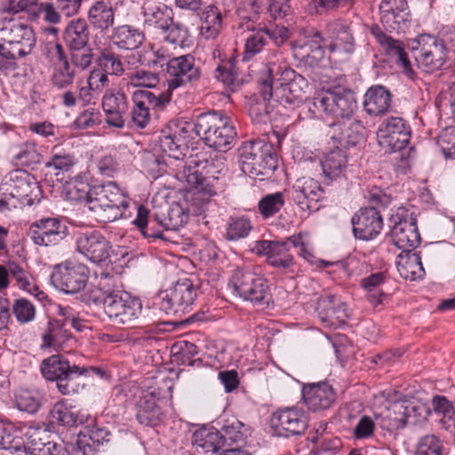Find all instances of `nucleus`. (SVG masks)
Instances as JSON below:
<instances>
[{
  "instance_id": "obj_1",
  "label": "nucleus",
  "mask_w": 455,
  "mask_h": 455,
  "mask_svg": "<svg viewBox=\"0 0 455 455\" xmlns=\"http://www.w3.org/2000/svg\"><path fill=\"white\" fill-rule=\"evenodd\" d=\"M226 170L225 158L222 155L214 153H197L188 156L183 170L175 174L180 181L197 190V193L208 198L216 191L212 180L219 179V174Z\"/></svg>"
},
{
  "instance_id": "obj_2",
  "label": "nucleus",
  "mask_w": 455,
  "mask_h": 455,
  "mask_svg": "<svg viewBox=\"0 0 455 455\" xmlns=\"http://www.w3.org/2000/svg\"><path fill=\"white\" fill-rule=\"evenodd\" d=\"M36 42V34L29 25L12 18L0 19V55L5 61L0 62V68L16 70V60L30 54Z\"/></svg>"
},
{
  "instance_id": "obj_3",
  "label": "nucleus",
  "mask_w": 455,
  "mask_h": 455,
  "mask_svg": "<svg viewBox=\"0 0 455 455\" xmlns=\"http://www.w3.org/2000/svg\"><path fill=\"white\" fill-rule=\"evenodd\" d=\"M80 198H86L88 209L100 222H113L124 216L129 201L115 182L95 185L83 190Z\"/></svg>"
},
{
  "instance_id": "obj_4",
  "label": "nucleus",
  "mask_w": 455,
  "mask_h": 455,
  "mask_svg": "<svg viewBox=\"0 0 455 455\" xmlns=\"http://www.w3.org/2000/svg\"><path fill=\"white\" fill-rule=\"evenodd\" d=\"M43 376L50 381H55L57 389L64 395L78 392L77 378L83 375H97L103 378L106 371L100 367H84L70 363L60 355H53L42 362Z\"/></svg>"
},
{
  "instance_id": "obj_5",
  "label": "nucleus",
  "mask_w": 455,
  "mask_h": 455,
  "mask_svg": "<svg viewBox=\"0 0 455 455\" xmlns=\"http://www.w3.org/2000/svg\"><path fill=\"white\" fill-rule=\"evenodd\" d=\"M365 197L370 206L355 212L351 223L355 238L370 241L376 238L383 228V218L378 209L387 208L392 203V196L382 188L374 187L367 192Z\"/></svg>"
},
{
  "instance_id": "obj_6",
  "label": "nucleus",
  "mask_w": 455,
  "mask_h": 455,
  "mask_svg": "<svg viewBox=\"0 0 455 455\" xmlns=\"http://www.w3.org/2000/svg\"><path fill=\"white\" fill-rule=\"evenodd\" d=\"M238 151L241 170L253 179H268L278 166V157L272 141H245Z\"/></svg>"
},
{
  "instance_id": "obj_7",
  "label": "nucleus",
  "mask_w": 455,
  "mask_h": 455,
  "mask_svg": "<svg viewBox=\"0 0 455 455\" xmlns=\"http://www.w3.org/2000/svg\"><path fill=\"white\" fill-rule=\"evenodd\" d=\"M194 131L208 147L223 152L230 148L236 136L230 118L218 111L200 114L194 124Z\"/></svg>"
},
{
  "instance_id": "obj_8",
  "label": "nucleus",
  "mask_w": 455,
  "mask_h": 455,
  "mask_svg": "<svg viewBox=\"0 0 455 455\" xmlns=\"http://www.w3.org/2000/svg\"><path fill=\"white\" fill-rule=\"evenodd\" d=\"M390 235L394 244L404 251L417 248L421 237L417 225V215L412 206H400L392 210L388 219Z\"/></svg>"
},
{
  "instance_id": "obj_9",
  "label": "nucleus",
  "mask_w": 455,
  "mask_h": 455,
  "mask_svg": "<svg viewBox=\"0 0 455 455\" xmlns=\"http://www.w3.org/2000/svg\"><path fill=\"white\" fill-rule=\"evenodd\" d=\"M411 48L419 68L426 73L441 70L446 64L448 50L442 38L422 34L413 40Z\"/></svg>"
},
{
  "instance_id": "obj_10",
  "label": "nucleus",
  "mask_w": 455,
  "mask_h": 455,
  "mask_svg": "<svg viewBox=\"0 0 455 455\" xmlns=\"http://www.w3.org/2000/svg\"><path fill=\"white\" fill-rule=\"evenodd\" d=\"M234 292L254 306H268L271 299L267 281L249 270L235 269L230 280Z\"/></svg>"
},
{
  "instance_id": "obj_11",
  "label": "nucleus",
  "mask_w": 455,
  "mask_h": 455,
  "mask_svg": "<svg viewBox=\"0 0 455 455\" xmlns=\"http://www.w3.org/2000/svg\"><path fill=\"white\" fill-rule=\"evenodd\" d=\"M102 304L105 314L116 324H133L142 311L140 300L128 292H110L103 298Z\"/></svg>"
},
{
  "instance_id": "obj_12",
  "label": "nucleus",
  "mask_w": 455,
  "mask_h": 455,
  "mask_svg": "<svg viewBox=\"0 0 455 455\" xmlns=\"http://www.w3.org/2000/svg\"><path fill=\"white\" fill-rule=\"evenodd\" d=\"M197 296L193 282L188 279L179 280L170 289L160 292L156 306L167 315H176L185 311L194 303Z\"/></svg>"
},
{
  "instance_id": "obj_13",
  "label": "nucleus",
  "mask_w": 455,
  "mask_h": 455,
  "mask_svg": "<svg viewBox=\"0 0 455 455\" xmlns=\"http://www.w3.org/2000/svg\"><path fill=\"white\" fill-rule=\"evenodd\" d=\"M132 107L129 111V117L134 126L144 129L151 121L150 108H164L170 102L171 94L158 89L137 90L132 93Z\"/></svg>"
},
{
  "instance_id": "obj_14",
  "label": "nucleus",
  "mask_w": 455,
  "mask_h": 455,
  "mask_svg": "<svg viewBox=\"0 0 455 455\" xmlns=\"http://www.w3.org/2000/svg\"><path fill=\"white\" fill-rule=\"evenodd\" d=\"M308 423L306 411L297 406L278 409L270 416V427L274 434L284 438L303 435Z\"/></svg>"
},
{
  "instance_id": "obj_15",
  "label": "nucleus",
  "mask_w": 455,
  "mask_h": 455,
  "mask_svg": "<svg viewBox=\"0 0 455 455\" xmlns=\"http://www.w3.org/2000/svg\"><path fill=\"white\" fill-rule=\"evenodd\" d=\"M43 54L51 63L50 82L53 88L64 90L73 84L76 76L64 46L60 43H47Z\"/></svg>"
},
{
  "instance_id": "obj_16",
  "label": "nucleus",
  "mask_w": 455,
  "mask_h": 455,
  "mask_svg": "<svg viewBox=\"0 0 455 455\" xmlns=\"http://www.w3.org/2000/svg\"><path fill=\"white\" fill-rule=\"evenodd\" d=\"M323 42L316 28H304L299 38L291 43L292 55L304 66L315 68L324 57Z\"/></svg>"
},
{
  "instance_id": "obj_17",
  "label": "nucleus",
  "mask_w": 455,
  "mask_h": 455,
  "mask_svg": "<svg viewBox=\"0 0 455 455\" xmlns=\"http://www.w3.org/2000/svg\"><path fill=\"white\" fill-rule=\"evenodd\" d=\"M90 270L84 264L67 260L54 267L51 282L65 293H77L84 289Z\"/></svg>"
},
{
  "instance_id": "obj_18",
  "label": "nucleus",
  "mask_w": 455,
  "mask_h": 455,
  "mask_svg": "<svg viewBox=\"0 0 455 455\" xmlns=\"http://www.w3.org/2000/svg\"><path fill=\"white\" fill-rule=\"evenodd\" d=\"M313 105L327 116L341 120L350 118L357 108L355 95L351 90L324 92L315 96Z\"/></svg>"
},
{
  "instance_id": "obj_19",
  "label": "nucleus",
  "mask_w": 455,
  "mask_h": 455,
  "mask_svg": "<svg viewBox=\"0 0 455 455\" xmlns=\"http://www.w3.org/2000/svg\"><path fill=\"white\" fill-rule=\"evenodd\" d=\"M379 145L386 152L403 149L411 140V127L400 116H390L382 121L377 131Z\"/></svg>"
},
{
  "instance_id": "obj_20",
  "label": "nucleus",
  "mask_w": 455,
  "mask_h": 455,
  "mask_svg": "<svg viewBox=\"0 0 455 455\" xmlns=\"http://www.w3.org/2000/svg\"><path fill=\"white\" fill-rule=\"evenodd\" d=\"M291 236H289L284 241H256L251 251L259 256H265L266 262L271 267L286 271L295 265L294 257L291 253Z\"/></svg>"
},
{
  "instance_id": "obj_21",
  "label": "nucleus",
  "mask_w": 455,
  "mask_h": 455,
  "mask_svg": "<svg viewBox=\"0 0 455 455\" xmlns=\"http://www.w3.org/2000/svg\"><path fill=\"white\" fill-rule=\"evenodd\" d=\"M168 75V89L165 92L172 95V92L188 84H194L201 77V69L196 65L194 56L190 54L172 58L166 63Z\"/></svg>"
},
{
  "instance_id": "obj_22",
  "label": "nucleus",
  "mask_w": 455,
  "mask_h": 455,
  "mask_svg": "<svg viewBox=\"0 0 455 455\" xmlns=\"http://www.w3.org/2000/svg\"><path fill=\"white\" fill-rule=\"evenodd\" d=\"M68 235V226L59 218H42L33 222L28 236L39 246H55L60 244Z\"/></svg>"
},
{
  "instance_id": "obj_23",
  "label": "nucleus",
  "mask_w": 455,
  "mask_h": 455,
  "mask_svg": "<svg viewBox=\"0 0 455 455\" xmlns=\"http://www.w3.org/2000/svg\"><path fill=\"white\" fill-rule=\"evenodd\" d=\"M101 108L108 125L118 129L129 119L130 104L127 95L120 89H108L101 99Z\"/></svg>"
},
{
  "instance_id": "obj_24",
  "label": "nucleus",
  "mask_w": 455,
  "mask_h": 455,
  "mask_svg": "<svg viewBox=\"0 0 455 455\" xmlns=\"http://www.w3.org/2000/svg\"><path fill=\"white\" fill-rule=\"evenodd\" d=\"M291 194L294 204L307 214L318 211V203L323 198V189L320 183L309 177L298 179L291 188Z\"/></svg>"
},
{
  "instance_id": "obj_25",
  "label": "nucleus",
  "mask_w": 455,
  "mask_h": 455,
  "mask_svg": "<svg viewBox=\"0 0 455 455\" xmlns=\"http://www.w3.org/2000/svg\"><path fill=\"white\" fill-rule=\"evenodd\" d=\"M380 22L389 32L404 33L411 25V14L406 0H381Z\"/></svg>"
},
{
  "instance_id": "obj_26",
  "label": "nucleus",
  "mask_w": 455,
  "mask_h": 455,
  "mask_svg": "<svg viewBox=\"0 0 455 455\" xmlns=\"http://www.w3.org/2000/svg\"><path fill=\"white\" fill-rule=\"evenodd\" d=\"M76 250L93 263H101L110 257L111 244L98 230L80 232L76 238Z\"/></svg>"
},
{
  "instance_id": "obj_27",
  "label": "nucleus",
  "mask_w": 455,
  "mask_h": 455,
  "mask_svg": "<svg viewBox=\"0 0 455 455\" xmlns=\"http://www.w3.org/2000/svg\"><path fill=\"white\" fill-rule=\"evenodd\" d=\"M371 34L380 45L386 55L395 58V63L402 68L403 73L409 78L415 76L408 54L405 52L404 44L387 35L382 28L374 25L371 28Z\"/></svg>"
},
{
  "instance_id": "obj_28",
  "label": "nucleus",
  "mask_w": 455,
  "mask_h": 455,
  "mask_svg": "<svg viewBox=\"0 0 455 455\" xmlns=\"http://www.w3.org/2000/svg\"><path fill=\"white\" fill-rule=\"evenodd\" d=\"M301 393L303 403L313 412L330 409L337 398L334 388L326 381L304 384Z\"/></svg>"
},
{
  "instance_id": "obj_29",
  "label": "nucleus",
  "mask_w": 455,
  "mask_h": 455,
  "mask_svg": "<svg viewBox=\"0 0 455 455\" xmlns=\"http://www.w3.org/2000/svg\"><path fill=\"white\" fill-rule=\"evenodd\" d=\"M258 84L264 101L273 99L283 106H299L302 103L293 98L294 91L287 84L286 81L279 80V76H269L267 72L265 76L258 79Z\"/></svg>"
},
{
  "instance_id": "obj_30",
  "label": "nucleus",
  "mask_w": 455,
  "mask_h": 455,
  "mask_svg": "<svg viewBox=\"0 0 455 455\" xmlns=\"http://www.w3.org/2000/svg\"><path fill=\"white\" fill-rule=\"evenodd\" d=\"M316 311L320 321L326 327L338 328L345 324L348 318L347 305L332 294L323 295L318 299Z\"/></svg>"
},
{
  "instance_id": "obj_31",
  "label": "nucleus",
  "mask_w": 455,
  "mask_h": 455,
  "mask_svg": "<svg viewBox=\"0 0 455 455\" xmlns=\"http://www.w3.org/2000/svg\"><path fill=\"white\" fill-rule=\"evenodd\" d=\"M331 138L343 147H355L364 141V126L360 120L347 118L332 123Z\"/></svg>"
},
{
  "instance_id": "obj_32",
  "label": "nucleus",
  "mask_w": 455,
  "mask_h": 455,
  "mask_svg": "<svg viewBox=\"0 0 455 455\" xmlns=\"http://www.w3.org/2000/svg\"><path fill=\"white\" fill-rule=\"evenodd\" d=\"M267 71L269 76H279V80L286 81L287 84L294 91L293 98L303 102L307 97L308 89L307 80L301 75L297 74L294 69L286 65L277 64L269 58Z\"/></svg>"
},
{
  "instance_id": "obj_33",
  "label": "nucleus",
  "mask_w": 455,
  "mask_h": 455,
  "mask_svg": "<svg viewBox=\"0 0 455 455\" xmlns=\"http://www.w3.org/2000/svg\"><path fill=\"white\" fill-rule=\"evenodd\" d=\"M331 43L328 45L331 52L350 54L355 50V38L351 27L341 20H334L328 25Z\"/></svg>"
},
{
  "instance_id": "obj_34",
  "label": "nucleus",
  "mask_w": 455,
  "mask_h": 455,
  "mask_svg": "<svg viewBox=\"0 0 455 455\" xmlns=\"http://www.w3.org/2000/svg\"><path fill=\"white\" fill-rule=\"evenodd\" d=\"M391 100L389 90L383 85H372L364 94L363 108L370 116H383L388 111Z\"/></svg>"
},
{
  "instance_id": "obj_35",
  "label": "nucleus",
  "mask_w": 455,
  "mask_h": 455,
  "mask_svg": "<svg viewBox=\"0 0 455 455\" xmlns=\"http://www.w3.org/2000/svg\"><path fill=\"white\" fill-rule=\"evenodd\" d=\"M145 34L139 28L124 24L114 27L110 40L118 49L133 51L138 49L145 41Z\"/></svg>"
},
{
  "instance_id": "obj_36",
  "label": "nucleus",
  "mask_w": 455,
  "mask_h": 455,
  "mask_svg": "<svg viewBox=\"0 0 455 455\" xmlns=\"http://www.w3.org/2000/svg\"><path fill=\"white\" fill-rule=\"evenodd\" d=\"M62 39L68 50H83L90 39L87 21L83 18L70 20L62 32Z\"/></svg>"
},
{
  "instance_id": "obj_37",
  "label": "nucleus",
  "mask_w": 455,
  "mask_h": 455,
  "mask_svg": "<svg viewBox=\"0 0 455 455\" xmlns=\"http://www.w3.org/2000/svg\"><path fill=\"white\" fill-rule=\"evenodd\" d=\"M87 23L94 29L105 32L115 23V9L108 1L94 2L87 12Z\"/></svg>"
},
{
  "instance_id": "obj_38",
  "label": "nucleus",
  "mask_w": 455,
  "mask_h": 455,
  "mask_svg": "<svg viewBox=\"0 0 455 455\" xmlns=\"http://www.w3.org/2000/svg\"><path fill=\"white\" fill-rule=\"evenodd\" d=\"M423 406L415 405L412 403L407 404H395L392 411H388L390 419L387 429H402L408 424H416L422 418Z\"/></svg>"
},
{
  "instance_id": "obj_39",
  "label": "nucleus",
  "mask_w": 455,
  "mask_h": 455,
  "mask_svg": "<svg viewBox=\"0 0 455 455\" xmlns=\"http://www.w3.org/2000/svg\"><path fill=\"white\" fill-rule=\"evenodd\" d=\"M396 268L405 280L415 281L425 275L421 257L413 249L402 251L396 259Z\"/></svg>"
},
{
  "instance_id": "obj_40",
  "label": "nucleus",
  "mask_w": 455,
  "mask_h": 455,
  "mask_svg": "<svg viewBox=\"0 0 455 455\" xmlns=\"http://www.w3.org/2000/svg\"><path fill=\"white\" fill-rule=\"evenodd\" d=\"M28 450L31 455H59L61 446L51 440L46 429L33 428L28 432Z\"/></svg>"
},
{
  "instance_id": "obj_41",
  "label": "nucleus",
  "mask_w": 455,
  "mask_h": 455,
  "mask_svg": "<svg viewBox=\"0 0 455 455\" xmlns=\"http://www.w3.org/2000/svg\"><path fill=\"white\" fill-rule=\"evenodd\" d=\"M110 432L104 427H87L78 435L77 448L84 455L93 454L97 448L105 442L109 441Z\"/></svg>"
},
{
  "instance_id": "obj_42",
  "label": "nucleus",
  "mask_w": 455,
  "mask_h": 455,
  "mask_svg": "<svg viewBox=\"0 0 455 455\" xmlns=\"http://www.w3.org/2000/svg\"><path fill=\"white\" fill-rule=\"evenodd\" d=\"M200 34L206 39L215 38L222 28V13L215 4H208L199 13Z\"/></svg>"
},
{
  "instance_id": "obj_43",
  "label": "nucleus",
  "mask_w": 455,
  "mask_h": 455,
  "mask_svg": "<svg viewBox=\"0 0 455 455\" xmlns=\"http://www.w3.org/2000/svg\"><path fill=\"white\" fill-rule=\"evenodd\" d=\"M32 184L28 181V174L23 171L12 173L8 181L1 188L3 194L9 195L11 198L21 201L32 193Z\"/></svg>"
},
{
  "instance_id": "obj_44",
  "label": "nucleus",
  "mask_w": 455,
  "mask_h": 455,
  "mask_svg": "<svg viewBox=\"0 0 455 455\" xmlns=\"http://www.w3.org/2000/svg\"><path fill=\"white\" fill-rule=\"evenodd\" d=\"M347 164L346 150L336 148L329 151L321 161L323 172L331 180L339 179Z\"/></svg>"
},
{
  "instance_id": "obj_45",
  "label": "nucleus",
  "mask_w": 455,
  "mask_h": 455,
  "mask_svg": "<svg viewBox=\"0 0 455 455\" xmlns=\"http://www.w3.org/2000/svg\"><path fill=\"white\" fill-rule=\"evenodd\" d=\"M143 10L145 27L159 29L162 33L168 24H172V19L173 18L172 10L165 4H148L144 6Z\"/></svg>"
},
{
  "instance_id": "obj_46",
  "label": "nucleus",
  "mask_w": 455,
  "mask_h": 455,
  "mask_svg": "<svg viewBox=\"0 0 455 455\" xmlns=\"http://www.w3.org/2000/svg\"><path fill=\"white\" fill-rule=\"evenodd\" d=\"M136 417L142 425L156 427L162 421L163 412L154 397L145 395L138 403Z\"/></svg>"
},
{
  "instance_id": "obj_47",
  "label": "nucleus",
  "mask_w": 455,
  "mask_h": 455,
  "mask_svg": "<svg viewBox=\"0 0 455 455\" xmlns=\"http://www.w3.org/2000/svg\"><path fill=\"white\" fill-rule=\"evenodd\" d=\"M78 164V159L76 156L58 146L52 148L51 156L45 162L44 166L47 169L56 171V174L62 172H73Z\"/></svg>"
},
{
  "instance_id": "obj_48",
  "label": "nucleus",
  "mask_w": 455,
  "mask_h": 455,
  "mask_svg": "<svg viewBox=\"0 0 455 455\" xmlns=\"http://www.w3.org/2000/svg\"><path fill=\"white\" fill-rule=\"evenodd\" d=\"M159 147L170 159L177 161L183 160L189 152L188 147L176 134L164 130L159 136Z\"/></svg>"
},
{
  "instance_id": "obj_49",
  "label": "nucleus",
  "mask_w": 455,
  "mask_h": 455,
  "mask_svg": "<svg viewBox=\"0 0 455 455\" xmlns=\"http://www.w3.org/2000/svg\"><path fill=\"white\" fill-rule=\"evenodd\" d=\"M188 220V212L180 204L170 205L166 214H156V221L166 230H178Z\"/></svg>"
},
{
  "instance_id": "obj_50",
  "label": "nucleus",
  "mask_w": 455,
  "mask_h": 455,
  "mask_svg": "<svg viewBox=\"0 0 455 455\" xmlns=\"http://www.w3.org/2000/svg\"><path fill=\"white\" fill-rule=\"evenodd\" d=\"M194 444L204 453H215L227 449L222 435L217 429L204 430L194 435Z\"/></svg>"
},
{
  "instance_id": "obj_51",
  "label": "nucleus",
  "mask_w": 455,
  "mask_h": 455,
  "mask_svg": "<svg viewBox=\"0 0 455 455\" xmlns=\"http://www.w3.org/2000/svg\"><path fill=\"white\" fill-rule=\"evenodd\" d=\"M243 427L244 425L235 418L224 421L218 431L222 435L226 448H232L233 444L239 445L244 443L246 435L243 431Z\"/></svg>"
},
{
  "instance_id": "obj_52",
  "label": "nucleus",
  "mask_w": 455,
  "mask_h": 455,
  "mask_svg": "<svg viewBox=\"0 0 455 455\" xmlns=\"http://www.w3.org/2000/svg\"><path fill=\"white\" fill-rule=\"evenodd\" d=\"M52 417L58 424L68 427L82 425L87 419L86 414L76 410V407L64 405H56L52 411Z\"/></svg>"
},
{
  "instance_id": "obj_53",
  "label": "nucleus",
  "mask_w": 455,
  "mask_h": 455,
  "mask_svg": "<svg viewBox=\"0 0 455 455\" xmlns=\"http://www.w3.org/2000/svg\"><path fill=\"white\" fill-rule=\"evenodd\" d=\"M43 395L36 389H20L15 395L17 408L30 414L36 413L42 405Z\"/></svg>"
},
{
  "instance_id": "obj_54",
  "label": "nucleus",
  "mask_w": 455,
  "mask_h": 455,
  "mask_svg": "<svg viewBox=\"0 0 455 455\" xmlns=\"http://www.w3.org/2000/svg\"><path fill=\"white\" fill-rule=\"evenodd\" d=\"M66 325L59 321L49 322L46 331L43 334V347H62L70 338L69 332L65 329Z\"/></svg>"
},
{
  "instance_id": "obj_55",
  "label": "nucleus",
  "mask_w": 455,
  "mask_h": 455,
  "mask_svg": "<svg viewBox=\"0 0 455 455\" xmlns=\"http://www.w3.org/2000/svg\"><path fill=\"white\" fill-rule=\"evenodd\" d=\"M252 229L248 217H230L227 222L225 237L228 241H238L249 235Z\"/></svg>"
},
{
  "instance_id": "obj_56",
  "label": "nucleus",
  "mask_w": 455,
  "mask_h": 455,
  "mask_svg": "<svg viewBox=\"0 0 455 455\" xmlns=\"http://www.w3.org/2000/svg\"><path fill=\"white\" fill-rule=\"evenodd\" d=\"M284 203L283 192L267 194L259 200L258 210L264 219H268L279 212L283 207Z\"/></svg>"
},
{
  "instance_id": "obj_57",
  "label": "nucleus",
  "mask_w": 455,
  "mask_h": 455,
  "mask_svg": "<svg viewBox=\"0 0 455 455\" xmlns=\"http://www.w3.org/2000/svg\"><path fill=\"white\" fill-rule=\"evenodd\" d=\"M172 350H176L178 360L183 365L199 367L203 361L200 358H194L198 354V347L190 341H180L173 346Z\"/></svg>"
},
{
  "instance_id": "obj_58",
  "label": "nucleus",
  "mask_w": 455,
  "mask_h": 455,
  "mask_svg": "<svg viewBox=\"0 0 455 455\" xmlns=\"http://www.w3.org/2000/svg\"><path fill=\"white\" fill-rule=\"evenodd\" d=\"M267 44V36L262 27L257 29L251 28V33L245 40L243 59L248 60L255 56L263 50Z\"/></svg>"
},
{
  "instance_id": "obj_59",
  "label": "nucleus",
  "mask_w": 455,
  "mask_h": 455,
  "mask_svg": "<svg viewBox=\"0 0 455 455\" xmlns=\"http://www.w3.org/2000/svg\"><path fill=\"white\" fill-rule=\"evenodd\" d=\"M291 243L292 244V248L299 249L298 255L303 258L311 265H315L317 263L319 264V266L331 265L330 263L324 260H318L315 258L307 235L301 233L291 235Z\"/></svg>"
},
{
  "instance_id": "obj_60",
  "label": "nucleus",
  "mask_w": 455,
  "mask_h": 455,
  "mask_svg": "<svg viewBox=\"0 0 455 455\" xmlns=\"http://www.w3.org/2000/svg\"><path fill=\"white\" fill-rule=\"evenodd\" d=\"M40 0H9L7 9L12 13L25 12L30 21L40 17Z\"/></svg>"
},
{
  "instance_id": "obj_61",
  "label": "nucleus",
  "mask_w": 455,
  "mask_h": 455,
  "mask_svg": "<svg viewBox=\"0 0 455 455\" xmlns=\"http://www.w3.org/2000/svg\"><path fill=\"white\" fill-rule=\"evenodd\" d=\"M263 4L259 0H243L236 10L238 17L248 22H257L263 12Z\"/></svg>"
},
{
  "instance_id": "obj_62",
  "label": "nucleus",
  "mask_w": 455,
  "mask_h": 455,
  "mask_svg": "<svg viewBox=\"0 0 455 455\" xmlns=\"http://www.w3.org/2000/svg\"><path fill=\"white\" fill-rule=\"evenodd\" d=\"M164 41L172 44L183 45L189 36L188 28L181 22H175L172 19V24H168L167 28L162 32Z\"/></svg>"
},
{
  "instance_id": "obj_63",
  "label": "nucleus",
  "mask_w": 455,
  "mask_h": 455,
  "mask_svg": "<svg viewBox=\"0 0 455 455\" xmlns=\"http://www.w3.org/2000/svg\"><path fill=\"white\" fill-rule=\"evenodd\" d=\"M436 144L446 158L455 159V127H449L436 137Z\"/></svg>"
},
{
  "instance_id": "obj_64",
  "label": "nucleus",
  "mask_w": 455,
  "mask_h": 455,
  "mask_svg": "<svg viewBox=\"0 0 455 455\" xmlns=\"http://www.w3.org/2000/svg\"><path fill=\"white\" fill-rule=\"evenodd\" d=\"M443 445L439 438L427 435L420 438L417 445L416 455H442Z\"/></svg>"
}]
</instances>
